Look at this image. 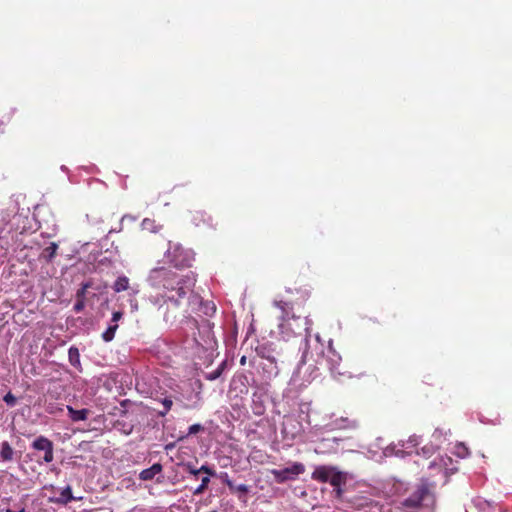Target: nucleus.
Wrapping results in <instances>:
<instances>
[{"mask_svg": "<svg viewBox=\"0 0 512 512\" xmlns=\"http://www.w3.org/2000/svg\"><path fill=\"white\" fill-rule=\"evenodd\" d=\"M245 362V357H242L241 363L243 364Z\"/></svg>", "mask_w": 512, "mask_h": 512, "instance_id": "c9c22d12", "label": "nucleus"}, {"mask_svg": "<svg viewBox=\"0 0 512 512\" xmlns=\"http://www.w3.org/2000/svg\"><path fill=\"white\" fill-rule=\"evenodd\" d=\"M249 391L248 385H247V378L244 375H238L233 377V379L230 382V389L229 393L233 394L235 393V396L239 395H247Z\"/></svg>", "mask_w": 512, "mask_h": 512, "instance_id": "6e6552de", "label": "nucleus"}, {"mask_svg": "<svg viewBox=\"0 0 512 512\" xmlns=\"http://www.w3.org/2000/svg\"><path fill=\"white\" fill-rule=\"evenodd\" d=\"M238 490H239V491H241V492H243V493H246V492H247V487H246L245 485H240V486L238 487Z\"/></svg>", "mask_w": 512, "mask_h": 512, "instance_id": "473e14b6", "label": "nucleus"}, {"mask_svg": "<svg viewBox=\"0 0 512 512\" xmlns=\"http://www.w3.org/2000/svg\"><path fill=\"white\" fill-rule=\"evenodd\" d=\"M203 429V427L200 425V424H193L189 427L188 429V434L189 435H192V434H196L198 433L199 431H201Z\"/></svg>", "mask_w": 512, "mask_h": 512, "instance_id": "cd10ccee", "label": "nucleus"}, {"mask_svg": "<svg viewBox=\"0 0 512 512\" xmlns=\"http://www.w3.org/2000/svg\"><path fill=\"white\" fill-rule=\"evenodd\" d=\"M129 289V279L126 276H119L114 284H113V290L117 293L128 290Z\"/></svg>", "mask_w": 512, "mask_h": 512, "instance_id": "a211bd4d", "label": "nucleus"}, {"mask_svg": "<svg viewBox=\"0 0 512 512\" xmlns=\"http://www.w3.org/2000/svg\"><path fill=\"white\" fill-rule=\"evenodd\" d=\"M193 340L199 346H204V344L196 337L195 333H193Z\"/></svg>", "mask_w": 512, "mask_h": 512, "instance_id": "2f4dec72", "label": "nucleus"}, {"mask_svg": "<svg viewBox=\"0 0 512 512\" xmlns=\"http://www.w3.org/2000/svg\"><path fill=\"white\" fill-rule=\"evenodd\" d=\"M331 425L337 429H355L357 428L358 423L355 419L341 417L339 419L334 420Z\"/></svg>", "mask_w": 512, "mask_h": 512, "instance_id": "4468645a", "label": "nucleus"}, {"mask_svg": "<svg viewBox=\"0 0 512 512\" xmlns=\"http://www.w3.org/2000/svg\"><path fill=\"white\" fill-rule=\"evenodd\" d=\"M8 252V242L0 238V258L6 257Z\"/></svg>", "mask_w": 512, "mask_h": 512, "instance_id": "b1692460", "label": "nucleus"}, {"mask_svg": "<svg viewBox=\"0 0 512 512\" xmlns=\"http://www.w3.org/2000/svg\"><path fill=\"white\" fill-rule=\"evenodd\" d=\"M118 329V324H114L112 322L109 323L107 329L102 333V339L105 342H110L114 339L116 330Z\"/></svg>", "mask_w": 512, "mask_h": 512, "instance_id": "6ab92c4d", "label": "nucleus"}, {"mask_svg": "<svg viewBox=\"0 0 512 512\" xmlns=\"http://www.w3.org/2000/svg\"><path fill=\"white\" fill-rule=\"evenodd\" d=\"M317 344L316 349H320V355L324 358L326 366L332 375H343L339 367L342 361L341 355L329 344L327 352L324 353L323 345L319 342V336L316 337Z\"/></svg>", "mask_w": 512, "mask_h": 512, "instance_id": "39448f33", "label": "nucleus"}, {"mask_svg": "<svg viewBox=\"0 0 512 512\" xmlns=\"http://www.w3.org/2000/svg\"><path fill=\"white\" fill-rule=\"evenodd\" d=\"M402 505L409 509H432L435 505L434 485L422 479Z\"/></svg>", "mask_w": 512, "mask_h": 512, "instance_id": "7ed1b4c3", "label": "nucleus"}, {"mask_svg": "<svg viewBox=\"0 0 512 512\" xmlns=\"http://www.w3.org/2000/svg\"><path fill=\"white\" fill-rule=\"evenodd\" d=\"M3 400L4 402L10 406V407H14L16 405V402H17V399L16 397L11 393V392H8L4 397H3Z\"/></svg>", "mask_w": 512, "mask_h": 512, "instance_id": "5701e85b", "label": "nucleus"}, {"mask_svg": "<svg viewBox=\"0 0 512 512\" xmlns=\"http://www.w3.org/2000/svg\"><path fill=\"white\" fill-rule=\"evenodd\" d=\"M73 500H76V498L72 495V488L69 485L61 490L59 497H57L55 499H53V498L50 499L51 502L61 504V505H67L68 503H70Z\"/></svg>", "mask_w": 512, "mask_h": 512, "instance_id": "f8f14e48", "label": "nucleus"}, {"mask_svg": "<svg viewBox=\"0 0 512 512\" xmlns=\"http://www.w3.org/2000/svg\"><path fill=\"white\" fill-rule=\"evenodd\" d=\"M123 317V313L120 311H116L112 314L111 322L117 324V322Z\"/></svg>", "mask_w": 512, "mask_h": 512, "instance_id": "c85d7f7f", "label": "nucleus"}, {"mask_svg": "<svg viewBox=\"0 0 512 512\" xmlns=\"http://www.w3.org/2000/svg\"><path fill=\"white\" fill-rule=\"evenodd\" d=\"M32 448L35 450L44 451V462L50 463L53 461V443L48 438L44 436H39L33 441Z\"/></svg>", "mask_w": 512, "mask_h": 512, "instance_id": "0eeeda50", "label": "nucleus"}, {"mask_svg": "<svg viewBox=\"0 0 512 512\" xmlns=\"http://www.w3.org/2000/svg\"><path fill=\"white\" fill-rule=\"evenodd\" d=\"M225 483L231 487V483H230V481H229V480H227V479H226V480H225Z\"/></svg>", "mask_w": 512, "mask_h": 512, "instance_id": "f704fd0d", "label": "nucleus"}, {"mask_svg": "<svg viewBox=\"0 0 512 512\" xmlns=\"http://www.w3.org/2000/svg\"><path fill=\"white\" fill-rule=\"evenodd\" d=\"M305 472L304 464L295 462L284 469H273L271 474L277 483H284L289 480H295L299 475Z\"/></svg>", "mask_w": 512, "mask_h": 512, "instance_id": "423d86ee", "label": "nucleus"}, {"mask_svg": "<svg viewBox=\"0 0 512 512\" xmlns=\"http://www.w3.org/2000/svg\"><path fill=\"white\" fill-rule=\"evenodd\" d=\"M169 263L178 269L189 268L195 260V254L191 249L184 248L180 243L169 241L164 254Z\"/></svg>", "mask_w": 512, "mask_h": 512, "instance_id": "20e7f679", "label": "nucleus"}, {"mask_svg": "<svg viewBox=\"0 0 512 512\" xmlns=\"http://www.w3.org/2000/svg\"><path fill=\"white\" fill-rule=\"evenodd\" d=\"M2 512H25V508L24 507H20L18 510H14V509H11V508H6V509H3Z\"/></svg>", "mask_w": 512, "mask_h": 512, "instance_id": "c756f323", "label": "nucleus"}, {"mask_svg": "<svg viewBox=\"0 0 512 512\" xmlns=\"http://www.w3.org/2000/svg\"><path fill=\"white\" fill-rule=\"evenodd\" d=\"M187 324H188V325H190V326H191V328H197V329H198V331L200 330V329L198 328L197 322H196L195 320H189V321H187Z\"/></svg>", "mask_w": 512, "mask_h": 512, "instance_id": "7c9ffc66", "label": "nucleus"}, {"mask_svg": "<svg viewBox=\"0 0 512 512\" xmlns=\"http://www.w3.org/2000/svg\"><path fill=\"white\" fill-rule=\"evenodd\" d=\"M172 404H173V402H172V400L170 398H164L162 400L163 409L159 410L158 414L160 416H165L169 412V410L171 409Z\"/></svg>", "mask_w": 512, "mask_h": 512, "instance_id": "aec40b11", "label": "nucleus"}, {"mask_svg": "<svg viewBox=\"0 0 512 512\" xmlns=\"http://www.w3.org/2000/svg\"><path fill=\"white\" fill-rule=\"evenodd\" d=\"M147 282L157 294L149 297L150 303L158 308L164 304L179 307L182 300L189 298V304H196L198 296L193 294L196 278L193 273L182 275L170 267L160 266L150 270Z\"/></svg>", "mask_w": 512, "mask_h": 512, "instance_id": "f257e3e1", "label": "nucleus"}, {"mask_svg": "<svg viewBox=\"0 0 512 512\" xmlns=\"http://www.w3.org/2000/svg\"><path fill=\"white\" fill-rule=\"evenodd\" d=\"M89 287H90L89 282L83 283L81 288L78 289L76 292V299L85 301L86 292Z\"/></svg>", "mask_w": 512, "mask_h": 512, "instance_id": "412c9836", "label": "nucleus"}, {"mask_svg": "<svg viewBox=\"0 0 512 512\" xmlns=\"http://www.w3.org/2000/svg\"><path fill=\"white\" fill-rule=\"evenodd\" d=\"M222 369H224V361H222L215 372L207 376L208 379L213 380L220 376Z\"/></svg>", "mask_w": 512, "mask_h": 512, "instance_id": "393cba45", "label": "nucleus"}, {"mask_svg": "<svg viewBox=\"0 0 512 512\" xmlns=\"http://www.w3.org/2000/svg\"><path fill=\"white\" fill-rule=\"evenodd\" d=\"M334 468L335 467H333V466H325V465L318 466L313 471L311 477L313 480H316L321 483H326V482H328L331 473L334 471Z\"/></svg>", "mask_w": 512, "mask_h": 512, "instance_id": "1a4fd4ad", "label": "nucleus"}, {"mask_svg": "<svg viewBox=\"0 0 512 512\" xmlns=\"http://www.w3.org/2000/svg\"><path fill=\"white\" fill-rule=\"evenodd\" d=\"M162 465L160 463H154L151 467L142 470L139 474V479L142 481L152 480L157 474L162 472Z\"/></svg>", "mask_w": 512, "mask_h": 512, "instance_id": "9b49d317", "label": "nucleus"}, {"mask_svg": "<svg viewBox=\"0 0 512 512\" xmlns=\"http://www.w3.org/2000/svg\"><path fill=\"white\" fill-rule=\"evenodd\" d=\"M57 249L58 245L54 242H51L49 246L42 250L40 257L46 261H51L54 258Z\"/></svg>", "mask_w": 512, "mask_h": 512, "instance_id": "f3484780", "label": "nucleus"}, {"mask_svg": "<svg viewBox=\"0 0 512 512\" xmlns=\"http://www.w3.org/2000/svg\"><path fill=\"white\" fill-rule=\"evenodd\" d=\"M67 411H68V415L70 417V419L73 421V422H79V421H85L87 420L89 414H90V411L88 409H80V410H76L74 409L72 406H67Z\"/></svg>", "mask_w": 512, "mask_h": 512, "instance_id": "ddd939ff", "label": "nucleus"}, {"mask_svg": "<svg viewBox=\"0 0 512 512\" xmlns=\"http://www.w3.org/2000/svg\"><path fill=\"white\" fill-rule=\"evenodd\" d=\"M328 482L336 489L338 495L341 494V486L346 483V476L343 472L338 471L337 468H334V471L331 473Z\"/></svg>", "mask_w": 512, "mask_h": 512, "instance_id": "9d476101", "label": "nucleus"}, {"mask_svg": "<svg viewBox=\"0 0 512 512\" xmlns=\"http://www.w3.org/2000/svg\"><path fill=\"white\" fill-rule=\"evenodd\" d=\"M208 482H209V478L208 477H204L202 479L201 484L195 489L194 494H200L205 489V487L207 486Z\"/></svg>", "mask_w": 512, "mask_h": 512, "instance_id": "a878e982", "label": "nucleus"}, {"mask_svg": "<svg viewBox=\"0 0 512 512\" xmlns=\"http://www.w3.org/2000/svg\"><path fill=\"white\" fill-rule=\"evenodd\" d=\"M0 457L3 461H11L14 456V450L9 444V442L4 441L0 446Z\"/></svg>", "mask_w": 512, "mask_h": 512, "instance_id": "dca6fc26", "label": "nucleus"}, {"mask_svg": "<svg viewBox=\"0 0 512 512\" xmlns=\"http://www.w3.org/2000/svg\"><path fill=\"white\" fill-rule=\"evenodd\" d=\"M69 363L76 368L78 371H82L80 353L77 347L71 346L68 350Z\"/></svg>", "mask_w": 512, "mask_h": 512, "instance_id": "2eb2a0df", "label": "nucleus"}, {"mask_svg": "<svg viewBox=\"0 0 512 512\" xmlns=\"http://www.w3.org/2000/svg\"><path fill=\"white\" fill-rule=\"evenodd\" d=\"M84 308H85V301H83V300H77V299H76V303L74 304L73 310H74L76 313H79V312H81Z\"/></svg>", "mask_w": 512, "mask_h": 512, "instance_id": "bb28decb", "label": "nucleus"}, {"mask_svg": "<svg viewBox=\"0 0 512 512\" xmlns=\"http://www.w3.org/2000/svg\"><path fill=\"white\" fill-rule=\"evenodd\" d=\"M148 221V219H144L143 224L145 225Z\"/></svg>", "mask_w": 512, "mask_h": 512, "instance_id": "e433bc0d", "label": "nucleus"}, {"mask_svg": "<svg viewBox=\"0 0 512 512\" xmlns=\"http://www.w3.org/2000/svg\"><path fill=\"white\" fill-rule=\"evenodd\" d=\"M274 306L281 310L279 330L283 337L289 338L291 336L301 335L302 331L307 330L305 318L294 314L293 306L290 302L278 300L274 301Z\"/></svg>", "mask_w": 512, "mask_h": 512, "instance_id": "f03ea898", "label": "nucleus"}, {"mask_svg": "<svg viewBox=\"0 0 512 512\" xmlns=\"http://www.w3.org/2000/svg\"><path fill=\"white\" fill-rule=\"evenodd\" d=\"M138 292L139 291L137 289H132V292L130 293L129 303H130L131 312H136L138 310V302L135 298V296Z\"/></svg>", "mask_w": 512, "mask_h": 512, "instance_id": "4be33fe9", "label": "nucleus"}, {"mask_svg": "<svg viewBox=\"0 0 512 512\" xmlns=\"http://www.w3.org/2000/svg\"><path fill=\"white\" fill-rule=\"evenodd\" d=\"M308 354H311V355H312V351H309V350H308V351H306V352H305V356H307Z\"/></svg>", "mask_w": 512, "mask_h": 512, "instance_id": "72a5a7b5", "label": "nucleus"}]
</instances>
